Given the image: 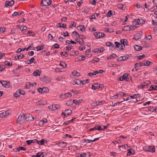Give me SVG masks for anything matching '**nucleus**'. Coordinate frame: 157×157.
I'll list each match as a JSON object with an SVG mask.
<instances>
[{
	"label": "nucleus",
	"mask_w": 157,
	"mask_h": 157,
	"mask_svg": "<svg viewBox=\"0 0 157 157\" xmlns=\"http://www.w3.org/2000/svg\"><path fill=\"white\" fill-rule=\"evenodd\" d=\"M25 120V115L24 114L20 115L16 121L17 123L22 124L23 123Z\"/></svg>",
	"instance_id": "nucleus-1"
},
{
	"label": "nucleus",
	"mask_w": 157,
	"mask_h": 157,
	"mask_svg": "<svg viewBox=\"0 0 157 157\" xmlns=\"http://www.w3.org/2000/svg\"><path fill=\"white\" fill-rule=\"evenodd\" d=\"M120 42L121 44V46L120 48L121 50H123L125 48V45H128V43L127 40L126 39H122L120 40Z\"/></svg>",
	"instance_id": "nucleus-2"
},
{
	"label": "nucleus",
	"mask_w": 157,
	"mask_h": 157,
	"mask_svg": "<svg viewBox=\"0 0 157 157\" xmlns=\"http://www.w3.org/2000/svg\"><path fill=\"white\" fill-rule=\"evenodd\" d=\"M145 23V21L142 18L135 19L133 21V23L138 25H143Z\"/></svg>",
	"instance_id": "nucleus-3"
},
{
	"label": "nucleus",
	"mask_w": 157,
	"mask_h": 157,
	"mask_svg": "<svg viewBox=\"0 0 157 157\" xmlns=\"http://www.w3.org/2000/svg\"><path fill=\"white\" fill-rule=\"evenodd\" d=\"M11 113V111L10 110H8L5 112L0 113V118H3L8 116Z\"/></svg>",
	"instance_id": "nucleus-4"
},
{
	"label": "nucleus",
	"mask_w": 157,
	"mask_h": 157,
	"mask_svg": "<svg viewBox=\"0 0 157 157\" xmlns=\"http://www.w3.org/2000/svg\"><path fill=\"white\" fill-rule=\"evenodd\" d=\"M51 0H42L41 4L43 6H49L52 3Z\"/></svg>",
	"instance_id": "nucleus-5"
},
{
	"label": "nucleus",
	"mask_w": 157,
	"mask_h": 157,
	"mask_svg": "<svg viewBox=\"0 0 157 157\" xmlns=\"http://www.w3.org/2000/svg\"><path fill=\"white\" fill-rule=\"evenodd\" d=\"M94 35L95 37L97 39L100 38L104 37L105 36L104 33L101 32L94 33Z\"/></svg>",
	"instance_id": "nucleus-6"
},
{
	"label": "nucleus",
	"mask_w": 157,
	"mask_h": 157,
	"mask_svg": "<svg viewBox=\"0 0 157 157\" xmlns=\"http://www.w3.org/2000/svg\"><path fill=\"white\" fill-rule=\"evenodd\" d=\"M72 113V111L70 109H67L65 110L64 112H62L61 113V115L62 116H64V117L66 116H68L70 115Z\"/></svg>",
	"instance_id": "nucleus-7"
},
{
	"label": "nucleus",
	"mask_w": 157,
	"mask_h": 157,
	"mask_svg": "<svg viewBox=\"0 0 157 157\" xmlns=\"http://www.w3.org/2000/svg\"><path fill=\"white\" fill-rule=\"evenodd\" d=\"M25 120L27 121H32L34 120V118L33 116L30 114H28L25 115Z\"/></svg>",
	"instance_id": "nucleus-8"
},
{
	"label": "nucleus",
	"mask_w": 157,
	"mask_h": 157,
	"mask_svg": "<svg viewBox=\"0 0 157 157\" xmlns=\"http://www.w3.org/2000/svg\"><path fill=\"white\" fill-rule=\"evenodd\" d=\"M145 149L146 151L151 152H154L155 151V147L153 146L146 147Z\"/></svg>",
	"instance_id": "nucleus-9"
},
{
	"label": "nucleus",
	"mask_w": 157,
	"mask_h": 157,
	"mask_svg": "<svg viewBox=\"0 0 157 157\" xmlns=\"http://www.w3.org/2000/svg\"><path fill=\"white\" fill-rule=\"evenodd\" d=\"M142 33L141 32L136 33L133 38V39L136 40H139L141 37L142 36Z\"/></svg>",
	"instance_id": "nucleus-10"
},
{
	"label": "nucleus",
	"mask_w": 157,
	"mask_h": 157,
	"mask_svg": "<svg viewBox=\"0 0 157 157\" xmlns=\"http://www.w3.org/2000/svg\"><path fill=\"white\" fill-rule=\"evenodd\" d=\"M14 1L13 0H12L10 1H7L5 3V6L7 7L8 6H11L14 4Z\"/></svg>",
	"instance_id": "nucleus-11"
},
{
	"label": "nucleus",
	"mask_w": 157,
	"mask_h": 157,
	"mask_svg": "<svg viewBox=\"0 0 157 157\" xmlns=\"http://www.w3.org/2000/svg\"><path fill=\"white\" fill-rule=\"evenodd\" d=\"M105 101H97L95 102H93L92 103V105L94 106H96L98 105H101L103 104Z\"/></svg>",
	"instance_id": "nucleus-12"
},
{
	"label": "nucleus",
	"mask_w": 157,
	"mask_h": 157,
	"mask_svg": "<svg viewBox=\"0 0 157 157\" xmlns=\"http://www.w3.org/2000/svg\"><path fill=\"white\" fill-rule=\"evenodd\" d=\"M102 51H103V48H96L93 50V52L98 53H100Z\"/></svg>",
	"instance_id": "nucleus-13"
},
{
	"label": "nucleus",
	"mask_w": 157,
	"mask_h": 157,
	"mask_svg": "<svg viewBox=\"0 0 157 157\" xmlns=\"http://www.w3.org/2000/svg\"><path fill=\"white\" fill-rule=\"evenodd\" d=\"M67 143L66 142H63L57 144V145L61 147H65L66 146Z\"/></svg>",
	"instance_id": "nucleus-14"
},
{
	"label": "nucleus",
	"mask_w": 157,
	"mask_h": 157,
	"mask_svg": "<svg viewBox=\"0 0 157 157\" xmlns=\"http://www.w3.org/2000/svg\"><path fill=\"white\" fill-rule=\"evenodd\" d=\"M135 152L132 149H129L128 150L127 153V155H130L131 154L133 155L135 154Z\"/></svg>",
	"instance_id": "nucleus-15"
},
{
	"label": "nucleus",
	"mask_w": 157,
	"mask_h": 157,
	"mask_svg": "<svg viewBox=\"0 0 157 157\" xmlns=\"http://www.w3.org/2000/svg\"><path fill=\"white\" fill-rule=\"evenodd\" d=\"M47 122V120L45 118L43 119L39 122V124L40 125H43L44 124L46 123Z\"/></svg>",
	"instance_id": "nucleus-16"
},
{
	"label": "nucleus",
	"mask_w": 157,
	"mask_h": 157,
	"mask_svg": "<svg viewBox=\"0 0 157 157\" xmlns=\"http://www.w3.org/2000/svg\"><path fill=\"white\" fill-rule=\"evenodd\" d=\"M24 13V12L23 11H21L19 12H15L13 13L12 14V16L14 17L17 15H20Z\"/></svg>",
	"instance_id": "nucleus-17"
},
{
	"label": "nucleus",
	"mask_w": 157,
	"mask_h": 157,
	"mask_svg": "<svg viewBox=\"0 0 157 157\" xmlns=\"http://www.w3.org/2000/svg\"><path fill=\"white\" fill-rule=\"evenodd\" d=\"M37 141L36 139H34L32 140H27L26 141V142L27 143V144L28 145H30L32 143H34L36 142Z\"/></svg>",
	"instance_id": "nucleus-18"
},
{
	"label": "nucleus",
	"mask_w": 157,
	"mask_h": 157,
	"mask_svg": "<svg viewBox=\"0 0 157 157\" xmlns=\"http://www.w3.org/2000/svg\"><path fill=\"white\" fill-rule=\"evenodd\" d=\"M83 101V99H80L78 100H74V103L76 105H78L81 102H82Z\"/></svg>",
	"instance_id": "nucleus-19"
},
{
	"label": "nucleus",
	"mask_w": 157,
	"mask_h": 157,
	"mask_svg": "<svg viewBox=\"0 0 157 157\" xmlns=\"http://www.w3.org/2000/svg\"><path fill=\"white\" fill-rule=\"evenodd\" d=\"M25 148L24 147H20L18 148H16L15 150L14 151L16 152L19 151L21 150L25 151Z\"/></svg>",
	"instance_id": "nucleus-20"
},
{
	"label": "nucleus",
	"mask_w": 157,
	"mask_h": 157,
	"mask_svg": "<svg viewBox=\"0 0 157 157\" xmlns=\"http://www.w3.org/2000/svg\"><path fill=\"white\" fill-rule=\"evenodd\" d=\"M40 75V72L39 70H35L33 73V75L34 76H39Z\"/></svg>",
	"instance_id": "nucleus-21"
},
{
	"label": "nucleus",
	"mask_w": 157,
	"mask_h": 157,
	"mask_svg": "<svg viewBox=\"0 0 157 157\" xmlns=\"http://www.w3.org/2000/svg\"><path fill=\"white\" fill-rule=\"evenodd\" d=\"M72 95L70 93L67 92V93H65L63 95V99L66 98H67L71 97Z\"/></svg>",
	"instance_id": "nucleus-22"
},
{
	"label": "nucleus",
	"mask_w": 157,
	"mask_h": 157,
	"mask_svg": "<svg viewBox=\"0 0 157 157\" xmlns=\"http://www.w3.org/2000/svg\"><path fill=\"white\" fill-rule=\"evenodd\" d=\"M153 90H157V85L155 86L153 85H151L149 89L148 90L149 91H150Z\"/></svg>",
	"instance_id": "nucleus-23"
},
{
	"label": "nucleus",
	"mask_w": 157,
	"mask_h": 157,
	"mask_svg": "<svg viewBox=\"0 0 157 157\" xmlns=\"http://www.w3.org/2000/svg\"><path fill=\"white\" fill-rule=\"evenodd\" d=\"M129 76V74L127 73H125L123 74V76L124 79V80H126L127 81H128L130 80V79L128 77Z\"/></svg>",
	"instance_id": "nucleus-24"
},
{
	"label": "nucleus",
	"mask_w": 157,
	"mask_h": 157,
	"mask_svg": "<svg viewBox=\"0 0 157 157\" xmlns=\"http://www.w3.org/2000/svg\"><path fill=\"white\" fill-rule=\"evenodd\" d=\"M100 88V86H98V83H94L92 85V88L94 90L98 89Z\"/></svg>",
	"instance_id": "nucleus-25"
},
{
	"label": "nucleus",
	"mask_w": 157,
	"mask_h": 157,
	"mask_svg": "<svg viewBox=\"0 0 157 157\" xmlns=\"http://www.w3.org/2000/svg\"><path fill=\"white\" fill-rule=\"evenodd\" d=\"M136 51H140L142 49V47L138 45H135L134 47Z\"/></svg>",
	"instance_id": "nucleus-26"
},
{
	"label": "nucleus",
	"mask_w": 157,
	"mask_h": 157,
	"mask_svg": "<svg viewBox=\"0 0 157 157\" xmlns=\"http://www.w3.org/2000/svg\"><path fill=\"white\" fill-rule=\"evenodd\" d=\"M117 7L118 8L121 9V10H124L125 8V7L123 5L121 4H120L117 5Z\"/></svg>",
	"instance_id": "nucleus-27"
},
{
	"label": "nucleus",
	"mask_w": 157,
	"mask_h": 157,
	"mask_svg": "<svg viewBox=\"0 0 157 157\" xmlns=\"http://www.w3.org/2000/svg\"><path fill=\"white\" fill-rule=\"evenodd\" d=\"M43 81L46 83H48L50 82V80L48 77L46 76L44 77Z\"/></svg>",
	"instance_id": "nucleus-28"
},
{
	"label": "nucleus",
	"mask_w": 157,
	"mask_h": 157,
	"mask_svg": "<svg viewBox=\"0 0 157 157\" xmlns=\"http://www.w3.org/2000/svg\"><path fill=\"white\" fill-rule=\"evenodd\" d=\"M57 27H62L63 28H66L67 26L66 25H65L64 24H58L57 25Z\"/></svg>",
	"instance_id": "nucleus-29"
},
{
	"label": "nucleus",
	"mask_w": 157,
	"mask_h": 157,
	"mask_svg": "<svg viewBox=\"0 0 157 157\" xmlns=\"http://www.w3.org/2000/svg\"><path fill=\"white\" fill-rule=\"evenodd\" d=\"M74 103V100L72 101L71 100L69 101H67L66 103V105L68 106H69L72 105Z\"/></svg>",
	"instance_id": "nucleus-30"
},
{
	"label": "nucleus",
	"mask_w": 157,
	"mask_h": 157,
	"mask_svg": "<svg viewBox=\"0 0 157 157\" xmlns=\"http://www.w3.org/2000/svg\"><path fill=\"white\" fill-rule=\"evenodd\" d=\"M131 55H130V56L126 55L125 56H122V58L123 61H124L128 59L130 57Z\"/></svg>",
	"instance_id": "nucleus-31"
},
{
	"label": "nucleus",
	"mask_w": 157,
	"mask_h": 157,
	"mask_svg": "<svg viewBox=\"0 0 157 157\" xmlns=\"http://www.w3.org/2000/svg\"><path fill=\"white\" fill-rule=\"evenodd\" d=\"M94 128L95 129V130H97L99 131L102 130V127L99 125H98L95 126L94 127Z\"/></svg>",
	"instance_id": "nucleus-32"
},
{
	"label": "nucleus",
	"mask_w": 157,
	"mask_h": 157,
	"mask_svg": "<svg viewBox=\"0 0 157 157\" xmlns=\"http://www.w3.org/2000/svg\"><path fill=\"white\" fill-rule=\"evenodd\" d=\"M115 14V12L113 10H109V17H111L113 15Z\"/></svg>",
	"instance_id": "nucleus-33"
},
{
	"label": "nucleus",
	"mask_w": 157,
	"mask_h": 157,
	"mask_svg": "<svg viewBox=\"0 0 157 157\" xmlns=\"http://www.w3.org/2000/svg\"><path fill=\"white\" fill-rule=\"evenodd\" d=\"M53 106V110H55L57 109H59L60 108V106L59 105L57 104H54L52 105Z\"/></svg>",
	"instance_id": "nucleus-34"
},
{
	"label": "nucleus",
	"mask_w": 157,
	"mask_h": 157,
	"mask_svg": "<svg viewBox=\"0 0 157 157\" xmlns=\"http://www.w3.org/2000/svg\"><path fill=\"white\" fill-rule=\"evenodd\" d=\"M77 156L79 157H86V154L85 153L82 152L81 154H78Z\"/></svg>",
	"instance_id": "nucleus-35"
},
{
	"label": "nucleus",
	"mask_w": 157,
	"mask_h": 157,
	"mask_svg": "<svg viewBox=\"0 0 157 157\" xmlns=\"http://www.w3.org/2000/svg\"><path fill=\"white\" fill-rule=\"evenodd\" d=\"M98 74V72L97 71H96L93 73L90 72L88 74V75L90 76H91L93 75H95Z\"/></svg>",
	"instance_id": "nucleus-36"
},
{
	"label": "nucleus",
	"mask_w": 157,
	"mask_h": 157,
	"mask_svg": "<svg viewBox=\"0 0 157 157\" xmlns=\"http://www.w3.org/2000/svg\"><path fill=\"white\" fill-rule=\"evenodd\" d=\"M147 86V84L145 82H142L140 84V86L142 89H143Z\"/></svg>",
	"instance_id": "nucleus-37"
},
{
	"label": "nucleus",
	"mask_w": 157,
	"mask_h": 157,
	"mask_svg": "<svg viewBox=\"0 0 157 157\" xmlns=\"http://www.w3.org/2000/svg\"><path fill=\"white\" fill-rule=\"evenodd\" d=\"M19 90H17L16 92L14 94V96L15 97L17 98L20 96V92Z\"/></svg>",
	"instance_id": "nucleus-38"
},
{
	"label": "nucleus",
	"mask_w": 157,
	"mask_h": 157,
	"mask_svg": "<svg viewBox=\"0 0 157 157\" xmlns=\"http://www.w3.org/2000/svg\"><path fill=\"white\" fill-rule=\"evenodd\" d=\"M44 46V45H43L42 46L39 45L37 46L36 48L37 49V50L38 51H40L42 50L43 48V47Z\"/></svg>",
	"instance_id": "nucleus-39"
},
{
	"label": "nucleus",
	"mask_w": 157,
	"mask_h": 157,
	"mask_svg": "<svg viewBox=\"0 0 157 157\" xmlns=\"http://www.w3.org/2000/svg\"><path fill=\"white\" fill-rule=\"evenodd\" d=\"M78 28L79 29V30L82 32H83L85 31L84 27L82 25H80L78 26Z\"/></svg>",
	"instance_id": "nucleus-40"
},
{
	"label": "nucleus",
	"mask_w": 157,
	"mask_h": 157,
	"mask_svg": "<svg viewBox=\"0 0 157 157\" xmlns=\"http://www.w3.org/2000/svg\"><path fill=\"white\" fill-rule=\"evenodd\" d=\"M117 57V56L115 54H113L111 55L109 57V59H113V58H116Z\"/></svg>",
	"instance_id": "nucleus-41"
},
{
	"label": "nucleus",
	"mask_w": 157,
	"mask_h": 157,
	"mask_svg": "<svg viewBox=\"0 0 157 157\" xmlns=\"http://www.w3.org/2000/svg\"><path fill=\"white\" fill-rule=\"evenodd\" d=\"M129 28H130V26L128 25L124 26L122 29L123 30H124V31H129V29H130Z\"/></svg>",
	"instance_id": "nucleus-42"
},
{
	"label": "nucleus",
	"mask_w": 157,
	"mask_h": 157,
	"mask_svg": "<svg viewBox=\"0 0 157 157\" xmlns=\"http://www.w3.org/2000/svg\"><path fill=\"white\" fill-rule=\"evenodd\" d=\"M60 65L62 67L65 68L67 67V65L66 63L63 61L60 62Z\"/></svg>",
	"instance_id": "nucleus-43"
},
{
	"label": "nucleus",
	"mask_w": 157,
	"mask_h": 157,
	"mask_svg": "<svg viewBox=\"0 0 157 157\" xmlns=\"http://www.w3.org/2000/svg\"><path fill=\"white\" fill-rule=\"evenodd\" d=\"M34 60H35V59H34V58L33 57H32L30 59V60L26 61L27 62H29V63H26L28 64H31V63H33V62H34Z\"/></svg>",
	"instance_id": "nucleus-44"
},
{
	"label": "nucleus",
	"mask_w": 157,
	"mask_h": 157,
	"mask_svg": "<svg viewBox=\"0 0 157 157\" xmlns=\"http://www.w3.org/2000/svg\"><path fill=\"white\" fill-rule=\"evenodd\" d=\"M27 28V27L25 26H22L20 27V29L21 31L26 30Z\"/></svg>",
	"instance_id": "nucleus-45"
},
{
	"label": "nucleus",
	"mask_w": 157,
	"mask_h": 157,
	"mask_svg": "<svg viewBox=\"0 0 157 157\" xmlns=\"http://www.w3.org/2000/svg\"><path fill=\"white\" fill-rule=\"evenodd\" d=\"M60 55L61 56H63L65 57H67L68 56V54L66 52H65L64 53L63 52H61Z\"/></svg>",
	"instance_id": "nucleus-46"
},
{
	"label": "nucleus",
	"mask_w": 157,
	"mask_h": 157,
	"mask_svg": "<svg viewBox=\"0 0 157 157\" xmlns=\"http://www.w3.org/2000/svg\"><path fill=\"white\" fill-rule=\"evenodd\" d=\"M77 59L79 61H82L85 60V57L83 56H80L78 57Z\"/></svg>",
	"instance_id": "nucleus-47"
},
{
	"label": "nucleus",
	"mask_w": 157,
	"mask_h": 157,
	"mask_svg": "<svg viewBox=\"0 0 157 157\" xmlns=\"http://www.w3.org/2000/svg\"><path fill=\"white\" fill-rule=\"evenodd\" d=\"M42 89H43V93H45V92H47L48 91H49L48 89L46 87H43Z\"/></svg>",
	"instance_id": "nucleus-48"
},
{
	"label": "nucleus",
	"mask_w": 157,
	"mask_h": 157,
	"mask_svg": "<svg viewBox=\"0 0 157 157\" xmlns=\"http://www.w3.org/2000/svg\"><path fill=\"white\" fill-rule=\"evenodd\" d=\"M99 60V58H94L92 60V62L94 63L95 62H97Z\"/></svg>",
	"instance_id": "nucleus-49"
},
{
	"label": "nucleus",
	"mask_w": 157,
	"mask_h": 157,
	"mask_svg": "<svg viewBox=\"0 0 157 157\" xmlns=\"http://www.w3.org/2000/svg\"><path fill=\"white\" fill-rule=\"evenodd\" d=\"M72 74L74 76H78L80 75L79 73L77 71H75L72 72Z\"/></svg>",
	"instance_id": "nucleus-50"
},
{
	"label": "nucleus",
	"mask_w": 157,
	"mask_h": 157,
	"mask_svg": "<svg viewBox=\"0 0 157 157\" xmlns=\"http://www.w3.org/2000/svg\"><path fill=\"white\" fill-rule=\"evenodd\" d=\"M33 32L31 30H29L28 31H25L23 33L25 35H27L28 34H30L33 33Z\"/></svg>",
	"instance_id": "nucleus-51"
},
{
	"label": "nucleus",
	"mask_w": 157,
	"mask_h": 157,
	"mask_svg": "<svg viewBox=\"0 0 157 157\" xmlns=\"http://www.w3.org/2000/svg\"><path fill=\"white\" fill-rule=\"evenodd\" d=\"M0 82L3 86L6 87V85H7L6 81L2 80V81H0Z\"/></svg>",
	"instance_id": "nucleus-52"
},
{
	"label": "nucleus",
	"mask_w": 157,
	"mask_h": 157,
	"mask_svg": "<svg viewBox=\"0 0 157 157\" xmlns=\"http://www.w3.org/2000/svg\"><path fill=\"white\" fill-rule=\"evenodd\" d=\"M59 48V45L57 44H55L52 46V48Z\"/></svg>",
	"instance_id": "nucleus-53"
},
{
	"label": "nucleus",
	"mask_w": 157,
	"mask_h": 157,
	"mask_svg": "<svg viewBox=\"0 0 157 157\" xmlns=\"http://www.w3.org/2000/svg\"><path fill=\"white\" fill-rule=\"evenodd\" d=\"M72 34H75L76 38H79L80 36L79 34L77 32H76L75 31H74L72 33Z\"/></svg>",
	"instance_id": "nucleus-54"
},
{
	"label": "nucleus",
	"mask_w": 157,
	"mask_h": 157,
	"mask_svg": "<svg viewBox=\"0 0 157 157\" xmlns=\"http://www.w3.org/2000/svg\"><path fill=\"white\" fill-rule=\"evenodd\" d=\"M84 142L85 143H91V142H93V140H88V139H84Z\"/></svg>",
	"instance_id": "nucleus-55"
},
{
	"label": "nucleus",
	"mask_w": 157,
	"mask_h": 157,
	"mask_svg": "<svg viewBox=\"0 0 157 157\" xmlns=\"http://www.w3.org/2000/svg\"><path fill=\"white\" fill-rule=\"evenodd\" d=\"M80 40H81V41H82V39H76L75 40V41L78 43L80 44H82V42L80 41Z\"/></svg>",
	"instance_id": "nucleus-56"
},
{
	"label": "nucleus",
	"mask_w": 157,
	"mask_h": 157,
	"mask_svg": "<svg viewBox=\"0 0 157 157\" xmlns=\"http://www.w3.org/2000/svg\"><path fill=\"white\" fill-rule=\"evenodd\" d=\"M44 141H46V143H47V142L46 140L44 139H42L40 141V145H43L44 144Z\"/></svg>",
	"instance_id": "nucleus-57"
},
{
	"label": "nucleus",
	"mask_w": 157,
	"mask_h": 157,
	"mask_svg": "<svg viewBox=\"0 0 157 157\" xmlns=\"http://www.w3.org/2000/svg\"><path fill=\"white\" fill-rule=\"evenodd\" d=\"M76 25V23L74 22H72L71 24L70 25V27L71 28L72 27L74 26V27H75Z\"/></svg>",
	"instance_id": "nucleus-58"
},
{
	"label": "nucleus",
	"mask_w": 157,
	"mask_h": 157,
	"mask_svg": "<svg viewBox=\"0 0 157 157\" xmlns=\"http://www.w3.org/2000/svg\"><path fill=\"white\" fill-rule=\"evenodd\" d=\"M18 90H19V92H20V95L21 94L24 95L25 94V92L24 91H23L22 90L20 89H18Z\"/></svg>",
	"instance_id": "nucleus-59"
},
{
	"label": "nucleus",
	"mask_w": 157,
	"mask_h": 157,
	"mask_svg": "<svg viewBox=\"0 0 157 157\" xmlns=\"http://www.w3.org/2000/svg\"><path fill=\"white\" fill-rule=\"evenodd\" d=\"M115 44H116V47L119 48L120 46L121 45L119 43H118L117 41L115 42L114 43Z\"/></svg>",
	"instance_id": "nucleus-60"
},
{
	"label": "nucleus",
	"mask_w": 157,
	"mask_h": 157,
	"mask_svg": "<svg viewBox=\"0 0 157 157\" xmlns=\"http://www.w3.org/2000/svg\"><path fill=\"white\" fill-rule=\"evenodd\" d=\"M43 152H39L37 155L38 157H44Z\"/></svg>",
	"instance_id": "nucleus-61"
},
{
	"label": "nucleus",
	"mask_w": 157,
	"mask_h": 157,
	"mask_svg": "<svg viewBox=\"0 0 157 157\" xmlns=\"http://www.w3.org/2000/svg\"><path fill=\"white\" fill-rule=\"evenodd\" d=\"M157 9V6H154L151 8V9L150 10L151 11H153Z\"/></svg>",
	"instance_id": "nucleus-62"
},
{
	"label": "nucleus",
	"mask_w": 157,
	"mask_h": 157,
	"mask_svg": "<svg viewBox=\"0 0 157 157\" xmlns=\"http://www.w3.org/2000/svg\"><path fill=\"white\" fill-rule=\"evenodd\" d=\"M30 86H31L30 83L29 82H28V83H27L25 88H26V89H28L30 87Z\"/></svg>",
	"instance_id": "nucleus-63"
},
{
	"label": "nucleus",
	"mask_w": 157,
	"mask_h": 157,
	"mask_svg": "<svg viewBox=\"0 0 157 157\" xmlns=\"http://www.w3.org/2000/svg\"><path fill=\"white\" fill-rule=\"evenodd\" d=\"M48 38L51 40H52L53 39V36L51 33L49 34L48 35Z\"/></svg>",
	"instance_id": "nucleus-64"
}]
</instances>
